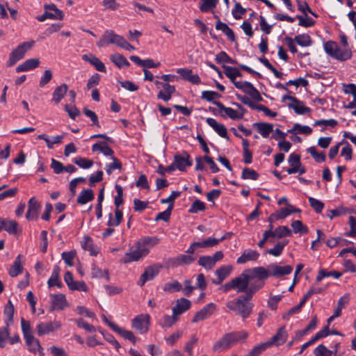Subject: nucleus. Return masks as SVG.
<instances>
[{
    "label": "nucleus",
    "mask_w": 356,
    "mask_h": 356,
    "mask_svg": "<svg viewBox=\"0 0 356 356\" xmlns=\"http://www.w3.org/2000/svg\"><path fill=\"white\" fill-rule=\"evenodd\" d=\"M114 216H115L113 218V214L112 213L108 214V220L107 222L108 226L118 227L120 224L123 217L122 211L119 209H116Z\"/></svg>",
    "instance_id": "473e14b6"
},
{
    "label": "nucleus",
    "mask_w": 356,
    "mask_h": 356,
    "mask_svg": "<svg viewBox=\"0 0 356 356\" xmlns=\"http://www.w3.org/2000/svg\"><path fill=\"white\" fill-rule=\"evenodd\" d=\"M61 327V323L58 321H54L48 323H40L36 326L38 334L42 336L47 334L51 332L59 330Z\"/></svg>",
    "instance_id": "9b49d317"
},
{
    "label": "nucleus",
    "mask_w": 356,
    "mask_h": 356,
    "mask_svg": "<svg viewBox=\"0 0 356 356\" xmlns=\"http://www.w3.org/2000/svg\"><path fill=\"white\" fill-rule=\"evenodd\" d=\"M287 336L285 326H282L278 330L276 334L272 337L271 340L267 343H270V346L273 344L276 346L282 345L286 342Z\"/></svg>",
    "instance_id": "5701e85b"
},
{
    "label": "nucleus",
    "mask_w": 356,
    "mask_h": 356,
    "mask_svg": "<svg viewBox=\"0 0 356 356\" xmlns=\"http://www.w3.org/2000/svg\"><path fill=\"white\" fill-rule=\"evenodd\" d=\"M191 302L190 300L181 298L176 301L175 306L172 308V313L177 316L190 309Z\"/></svg>",
    "instance_id": "a211bd4d"
},
{
    "label": "nucleus",
    "mask_w": 356,
    "mask_h": 356,
    "mask_svg": "<svg viewBox=\"0 0 356 356\" xmlns=\"http://www.w3.org/2000/svg\"><path fill=\"white\" fill-rule=\"evenodd\" d=\"M308 200L310 206L316 213H319L322 211L324 208V204L321 201L312 197H309Z\"/></svg>",
    "instance_id": "338daca9"
},
{
    "label": "nucleus",
    "mask_w": 356,
    "mask_h": 356,
    "mask_svg": "<svg viewBox=\"0 0 356 356\" xmlns=\"http://www.w3.org/2000/svg\"><path fill=\"white\" fill-rule=\"evenodd\" d=\"M223 67L225 68V74L231 80V81L235 86V83L238 82L237 81H236V79L238 76H242L241 73L237 68L235 67L225 65L223 66Z\"/></svg>",
    "instance_id": "79ce46f5"
},
{
    "label": "nucleus",
    "mask_w": 356,
    "mask_h": 356,
    "mask_svg": "<svg viewBox=\"0 0 356 356\" xmlns=\"http://www.w3.org/2000/svg\"><path fill=\"white\" fill-rule=\"evenodd\" d=\"M177 73L193 83H198L200 81L198 75L193 74L191 70L179 68L177 70Z\"/></svg>",
    "instance_id": "c9c22d12"
},
{
    "label": "nucleus",
    "mask_w": 356,
    "mask_h": 356,
    "mask_svg": "<svg viewBox=\"0 0 356 356\" xmlns=\"http://www.w3.org/2000/svg\"><path fill=\"white\" fill-rule=\"evenodd\" d=\"M40 65L38 58H30L16 67L17 72H27L38 67Z\"/></svg>",
    "instance_id": "4be33fe9"
},
{
    "label": "nucleus",
    "mask_w": 356,
    "mask_h": 356,
    "mask_svg": "<svg viewBox=\"0 0 356 356\" xmlns=\"http://www.w3.org/2000/svg\"><path fill=\"white\" fill-rule=\"evenodd\" d=\"M10 338V332L8 327H0V348H3L6 346L8 339Z\"/></svg>",
    "instance_id": "5fc2aeb1"
},
{
    "label": "nucleus",
    "mask_w": 356,
    "mask_h": 356,
    "mask_svg": "<svg viewBox=\"0 0 356 356\" xmlns=\"http://www.w3.org/2000/svg\"><path fill=\"white\" fill-rule=\"evenodd\" d=\"M342 273L338 271H331V272H326L323 269H321L318 272V274L316 278V282H320L323 279L327 277H334L336 279L339 278L341 276Z\"/></svg>",
    "instance_id": "de8ad7c7"
},
{
    "label": "nucleus",
    "mask_w": 356,
    "mask_h": 356,
    "mask_svg": "<svg viewBox=\"0 0 356 356\" xmlns=\"http://www.w3.org/2000/svg\"><path fill=\"white\" fill-rule=\"evenodd\" d=\"M82 59L92 64L97 71L102 72H106L104 64L95 56L92 54H84L82 56Z\"/></svg>",
    "instance_id": "393cba45"
},
{
    "label": "nucleus",
    "mask_w": 356,
    "mask_h": 356,
    "mask_svg": "<svg viewBox=\"0 0 356 356\" xmlns=\"http://www.w3.org/2000/svg\"><path fill=\"white\" fill-rule=\"evenodd\" d=\"M348 213V210L343 207H339L335 209L328 210L327 212V216L330 219H333L334 217L346 215Z\"/></svg>",
    "instance_id": "6e6d98bb"
},
{
    "label": "nucleus",
    "mask_w": 356,
    "mask_h": 356,
    "mask_svg": "<svg viewBox=\"0 0 356 356\" xmlns=\"http://www.w3.org/2000/svg\"><path fill=\"white\" fill-rule=\"evenodd\" d=\"M17 222L10 219L3 220V229L9 234H15L17 232Z\"/></svg>",
    "instance_id": "603ef678"
},
{
    "label": "nucleus",
    "mask_w": 356,
    "mask_h": 356,
    "mask_svg": "<svg viewBox=\"0 0 356 356\" xmlns=\"http://www.w3.org/2000/svg\"><path fill=\"white\" fill-rule=\"evenodd\" d=\"M92 151H99L105 156H112L113 151L105 142L96 143L92 146Z\"/></svg>",
    "instance_id": "ea45409f"
},
{
    "label": "nucleus",
    "mask_w": 356,
    "mask_h": 356,
    "mask_svg": "<svg viewBox=\"0 0 356 356\" xmlns=\"http://www.w3.org/2000/svg\"><path fill=\"white\" fill-rule=\"evenodd\" d=\"M74 163L83 169H88L93 165V161L82 157H77L74 159Z\"/></svg>",
    "instance_id": "4d7b16f0"
},
{
    "label": "nucleus",
    "mask_w": 356,
    "mask_h": 356,
    "mask_svg": "<svg viewBox=\"0 0 356 356\" xmlns=\"http://www.w3.org/2000/svg\"><path fill=\"white\" fill-rule=\"evenodd\" d=\"M246 10L243 8L240 3H235L234 8L232 10V15L234 19H239L245 13Z\"/></svg>",
    "instance_id": "0e129e2a"
},
{
    "label": "nucleus",
    "mask_w": 356,
    "mask_h": 356,
    "mask_svg": "<svg viewBox=\"0 0 356 356\" xmlns=\"http://www.w3.org/2000/svg\"><path fill=\"white\" fill-rule=\"evenodd\" d=\"M177 316L172 314V316L164 315L159 321V325L163 328H168L172 327L177 321Z\"/></svg>",
    "instance_id": "a18cd8bd"
},
{
    "label": "nucleus",
    "mask_w": 356,
    "mask_h": 356,
    "mask_svg": "<svg viewBox=\"0 0 356 356\" xmlns=\"http://www.w3.org/2000/svg\"><path fill=\"white\" fill-rule=\"evenodd\" d=\"M300 209L295 208L293 205L289 204L286 207H282L275 213H273L268 218V220L272 222L274 220L284 219L293 213H300Z\"/></svg>",
    "instance_id": "9d476101"
},
{
    "label": "nucleus",
    "mask_w": 356,
    "mask_h": 356,
    "mask_svg": "<svg viewBox=\"0 0 356 356\" xmlns=\"http://www.w3.org/2000/svg\"><path fill=\"white\" fill-rule=\"evenodd\" d=\"M291 227L294 233L305 234L308 232V229L305 226L300 220H294L291 222Z\"/></svg>",
    "instance_id": "e2e57ef3"
},
{
    "label": "nucleus",
    "mask_w": 356,
    "mask_h": 356,
    "mask_svg": "<svg viewBox=\"0 0 356 356\" xmlns=\"http://www.w3.org/2000/svg\"><path fill=\"white\" fill-rule=\"evenodd\" d=\"M216 29L222 31L231 41H234V33L227 24L218 20L216 24Z\"/></svg>",
    "instance_id": "37998d69"
},
{
    "label": "nucleus",
    "mask_w": 356,
    "mask_h": 356,
    "mask_svg": "<svg viewBox=\"0 0 356 356\" xmlns=\"http://www.w3.org/2000/svg\"><path fill=\"white\" fill-rule=\"evenodd\" d=\"M110 58L111 60L120 68L129 67L130 65L129 61L124 56L118 53L111 54Z\"/></svg>",
    "instance_id": "a19ab883"
},
{
    "label": "nucleus",
    "mask_w": 356,
    "mask_h": 356,
    "mask_svg": "<svg viewBox=\"0 0 356 356\" xmlns=\"http://www.w3.org/2000/svg\"><path fill=\"white\" fill-rule=\"evenodd\" d=\"M202 4L200 6V9L202 12H208L210 10L214 8L218 0H201Z\"/></svg>",
    "instance_id": "13d9d810"
},
{
    "label": "nucleus",
    "mask_w": 356,
    "mask_h": 356,
    "mask_svg": "<svg viewBox=\"0 0 356 356\" xmlns=\"http://www.w3.org/2000/svg\"><path fill=\"white\" fill-rule=\"evenodd\" d=\"M213 104L219 108L223 117H228L232 120H240L243 118V114H239L238 111L230 107H226L220 102H214Z\"/></svg>",
    "instance_id": "dca6fc26"
},
{
    "label": "nucleus",
    "mask_w": 356,
    "mask_h": 356,
    "mask_svg": "<svg viewBox=\"0 0 356 356\" xmlns=\"http://www.w3.org/2000/svg\"><path fill=\"white\" fill-rule=\"evenodd\" d=\"M250 282L246 271L244 270L238 277L232 279L228 282L222 285L220 287V290L224 293H227L232 289H235L238 293L246 292V296H248V289L252 284L250 285Z\"/></svg>",
    "instance_id": "20e7f679"
},
{
    "label": "nucleus",
    "mask_w": 356,
    "mask_h": 356,
    "mask_svg": "<svg viewBox=\"0 0 356 356\" xmlns=\"http://www.w3.org/2000/svg\"><path fill=\"white\" fill-rule=\"evenodd\" d=\"M159 270L160 268L157 266H150L146 268L138 280V285L142 286L147 282L153 280L159 274Z\"/></svg>",
    "instance_id": "4468645a"
},
{
    "label": "nucleus",
    "mask_w": 356,
    "mask_h": 356,
    "mask_svg": "<svg viewBox=\"0 0 356 356\" xmlns=\"http://www.w3.org/2000/svg\"><path fill=\"white\" fill-rule=\"evenodd\" d=\"M94 199V193L92 189H86L80 192L77 202L80 204H85Z\"/></svg>",
    "instance_id": "4c0bfd02"
},
{
    "label": "nucleus",
    "mask_w": 356,
    "mask_h": 356,
    "mask_svg": "<svg viewBox=\"0 0 356 356\" xmlns=\"http://www.w3.org/2000/svg\"><path fill=\"white\" fill-rule=\"evenodd\" d=\"M51 306L54 309L63 310L65 307H68L65 295L62 293L51 295Z\"/></svg>",
    "instance_id": "6ab92c4d"
},
{
    "label": "nucleus",
    "mask_w": 356,
    "mask_h": 356,
    "mask_svg": "<svg viewBox=\"0 0 356 356\" xmlns=\"http://www.w3.org/2000/svg\"><path fill=\"white\" fill-rule=\"evenodd\" d=\"M235 87L241 90L243 92L248 95L252 99L256 102H261L263 100L259 90L248 81H241L235 83Z\"/></svg>",
    "instance_id": "0eeeda50"
},
{
    "label": "nucleus",
    "mask_w": 356,
    "mask_h": 356,
    "mask_svg": "<svg viewBox=\"0 0 356 356\" xmlns=\"http://www.w3.org/2000/svg\"><path fill=\"white\" fill-rule=\"evenodd\" d=\"M204 210H205L204 203L200 200H195L191 204L188 211L191 213H196Z\"/></svg>",
    "instance_id": "69168bd1"
},
{
    "label": "nucleus",
    "mask_w": 356,
    "mask_h": 356,
    "mask_svg": "<svg viewBox=\"0 0 356 356\" xmlns=\"http://www.w3.org/2000/svg\"><path fill=\"white\" fill-rule=\"evenodd\" d=\"M67 90L68 87L66 84H62L56 87L52 94V102L55 104H59L66 95Z\"/></svg>",
    "instance_id": "bb28decb"
},
{
    "label": "nucleus",
    "mask_w": 356,
    "mask_h": 356,
    "mask_svg": "<svg viewBox=\"0 0 356 356\" xmlns=\"http://www.w3.org/2000/svg\"><path fill=\"white\" fill-rule=\"evenodd\" d=\"M286 242H279L273 248L266 250V254H270L274 257H279L282 254Z\"/></svg>",
    "instance_id": "49530a36"
},
{
    "label": "nucleus",
    "mask_w": 356,
    "mask_h": 356,
    "mask_svg": "<svg viewBox=\"0 0 356 356\" xmlns=\"http://www.w3.org/2000/svg\"><path fill=\"white\" fill-rule=\"evenodd\" d=\"M207 123L222 138H227V130L224 124L218 122L215 119L208 118Z\"/></svg>",
    "instance_id": "aec40b11"
},
{
    "label": "nucleus",
    "mask_w": 356,
    "mask_h": 356,
    "mask_svg": "<svg viewBox=\"0 0 356 356\" xmlns=\"http://www.w3.org/2000/svg\"><path fill=\"white\" fill-rule=\"evenodd\" d=\"M250 281L254 278L259 280H264L270 276L269 271V266L268 269L264 267H255L250 269L245 270Z\"/></svg>",
    "instance_id": "2eb2a0df"
},
{
    "label": "nucleus",
    "mask_w": 356,
    "mask_h": 356,
    "mask_svg": "<svg viewBox=\"0 0 356 356\" xmlns=\"http://www.w3.org/2000/svg\"><path fill=\"white\" fill-rule=\"evenodd\" d=\"M293 267L290 265L278 266L276 264L269 265V271L270 276L281 277L291 273Z\"/></svg>",
    "instance_id": "f3484780"
},
{
    "label": "nucleus",
    "mask_w": 356,
    "mask_h": 356,
    "mask_svg": "<svg viewBox=\"0 0 356 356\" xmlns=\"http://www.w3.org/2000/svg\"><path fill=\"white\" fill-rule=\"evenodd\" d=\"M159 239L156 237L146 236L139 240L129 251L122 259V262L130 263L138 261L147 256L151 248L157 245Z\"/></svg>",
    "instance_id": "f03ea898"
},
{
    "label": "nucleus",
    "mask_w": 356,
    "mask_h": 356,
    "mask_svg": "<svg viewBox=\"0 0 356 356\" xmlns=\"http://www.w3.org/2000/svg\"><path fill=\"white\" fill-rule=\"evenodd\" d=\"M108 326L115 332L118 333L122 337L131 341L132 343H136V338L131 331L124 330L119 327L115 323H109Z\"/></svg>",
    "instance_id": "412c9836"
},
{
    "label": "nucleus",
    "mask_w": 356,
    "mask_h": 356,
    "mask_svg": "<svg viewBox=\"0 0 356 356\" xmlns=\"http://www.w3.org/2000/svg\"><path fill=\"white\" fill-rule=\"evenodd\" d=\"M286 99L290 101V103L288 105L289 107L292 108L298 115L306 114L312 111L310 108L305 106L303 102L299 101L294 97L289 95H284L282 97V101H285Z\"/></svg>",
    "instance_id": "1a4fd4ad"
},
{
    "label": "nucleus",
    "mask_w": 356,
    "mask_h": 356,
    "mask_svg": "<svg viewBox=\"0 0 356 356\" xmlns=\"http://www.w3.org/2000/svg\"><path fill=\"white\" fill-rule=\"evenodd\" d=\"M35 42L33 40L29 42H24L19 44L9 55L8 60V66H13L17 61L22 59L25 54L31 49L33 46Z\"/></svg>",
    "instance_id": "423d86ee"
},
{
    "label": "nucleus",
    "mask_w": 356,
    "mask_h": 356,
    "mask_svg": "<svg viewBox=\"0 0 356 356\" xmlns=\"http://www.w3.org/2000/svg\"><path fill=\"white\" fill-rule=\"evenodd\" d=\"M60 268L58 266L54 267L51 277H49L47 284L49 287L58 286L61 287L62 284L59 279Z\"/></svg>",
    "instance_id": "e433bc0d"
},
{
    "label": "nucleus",
    "mask_w": 356,
    "mask_h": 356,
    "mask_svg": "<svg viewBox=\"0 0 356 356\" xmlns=\"http://www.w3.org/2000/svg\"><path fill=\"white\" fill-rule=\"evenodd\" d=\"M40 204L34 197H31L28 202V211L26 218L28 220H34L38 218L40 210Z\"/></svg>",
    "instance_id": "ddd939ff"
},
{
    "label": "nucleus",
    "mask_w": 356,
    "mask_h": 356,
    "mask_svg": "<svg viewBox=\"0 0 356 356\" xmlns=\"http://www.w3.org/2000/svg\"><path fill=\"white\" fill-rule=\"evenodd\" d=\"M198 264L207 270H211L215 266V264L211 256L200 257L198 260Z\"/></svg>",
    "instance_id": "3c124183"
},
{
    "label": "nucleus",
    "mask_w": 356,
    "mask_h": 356,
    "mask_svg": "<svg viewBox=\"0 0 356 356\" xmlns=\"http://www.w3.org/2000/svg\"><path fill=\"white\" fill-rule=\"evenodd\" d=\"M241 177L243 179L257 180L259 175L255 170L245 168L243 170Z\"/></svg>",
    "instance_id": "680f3d73"
},
{
    "label": "nucleus",
    "mask_w": 356,
    "mask_h": 356,
    "mask_svg": "<svg viewBox=\"0 0 356 356\" xmlns=\"http://www.w3.org/2000/svg\"><path fill=\"white\" fill-rule=\"evenodd\" d=\"M150 316L149 314H140L132 320L131 326L140 334L146 333L149 330Z\"/></svg>",
    "instance_id": "6e6552de"
},
{
    "label": "nucleus",
    "mask_w": 356,
    "mask_h": 356,
    "mask_svg": "<svg viewBox=\"0 0 356 356\" xmlns=\"http://www.w3.org/2000/svg\"><path fill=\"white\" fill-rule=\"evenodd\" d=\"M259 257V254L256 250L248 249L239 257L236 262L237 264H242L249 261H256Z\"/></svg>",
    "instance_id": "a878e982"
},
{
    "label": "nucleus",
    "mask_w": 356,
    "mask_h": 356,
    "mask_svg": "<svg viewBox=\"0 0 356 356\" xmlns=\"http://www.w3.org/2000/svg\"><path fill=\"white\" fill-rule=\"evenodd\" d=\"M189 156L176 155L174 158V163L177 168L181 171L185 170L186 168L191 165V163L188 161Z\"/></svg>",
    "instance_id": "2f4dec72"
},
{
    "label": "nucleus",
    "mask_w": 356,
    "mask_h": 356,
    "mask_svg": "<svg viewBox=\"0 0 356 356\" xmlns=\"http://www.w3.org/2000/svg\"><path fill=\"white\" fill-rule=\"evenodd\" d=\"M248 336L245 331L227 333L213 343L212 350L214 353L225 352L236 343L244 341Z\"/></svg>",
    "instance_id": "7ed1b4c3"
},
{
    "label": "nucleus",
    "mask_w": 356,
    "mask_h": 356,
    "mask_svg": "<svg viewBox=\"0 0 356 356\" xmlns=\"http://www.w3.org/2000/svg\"><path fill=\"white\" fill-rule=\"evenodd\" d=\"M307 152L311 154L314 161L317 163H323L325 161V154L323 152H318L315 147H310Z\"/></svg>",
    "instance_id": "8fccbe9b"
},
{
    "label": "nucleus",
    "mask_w": 356,
    "mask_h": 356,
    "mask_svg": "<svg viewBox=\"0 0 356 356\" xmlns=\"http://www.w3.org/2000/svg\"><path fill=\"white\" fill-rule=\"evenodd\" d=\"M194 261L193 256L189 254H179L175 259V264L177 266L190 264Z\"/></svg>",
    "instance_id": "864d4df0"
},
{
    "label": "nucleus",
    "mask_w": 356,
    "mask_h": 356,
    "mask_svg": "<svg viewBox=\"0 0 356 356\" xmlns=\"http://www.w3.org/2000/svg\"><path fill=\"white\" fill-rule=\"evenodd\" d=\"M232 268L231 266H223L218 268L215 271V275L217 277V280H213V282L216 284H221L231 273Z\"/></svg>",
    "instance_id": "b1692460"
},
{
    "label": "nucleus",
    "mask_w": 356,
    "mask_h": 356,
    "mask_svg": "<svg viewBox=\"0 0 356 356\" xmlns=\"http://www.w3.org/2000/svg\"><path fill=\"white\" fill-rule=\"evenodd\" d=\"M115 33L112 30H106L101 39L97 42L99 47H104L110 44H115Z\"/></svg>",
    "instance_id": "cd10ccee"
},
{
    "label": "nucleus",
    "mask_w": 356,
    "mask_h": 356,
    "mask_svg": "<svg viewBox=\"0 0 356 356\" xmlns=\"http://www.w3.org/2000/svg\"><path fill=\"white\" fill-rule=\"evenodd\" d=\"M24 339L29 351L33 353H36L38 351L40 350L41 347L39 341L37 339H35L33 334L27 337L26 336V337H24Z\"/></svg>",
    "instance_id": "58836bf2"
},
{
    "label": "nucleus",
    "mask_w": 356,
    "mask_h": 356,
    "mask_svg": "<svg viewBox=\"0 0 356 356\" xmlns=\"http://www.w3.org/2000/svg\"><path fill=\"white\" fill-rule=\"evenodd\" d=\"M323 49L328 56L340 61L347 60L352 57L351 48H341L332 40L324 42Z\"/></svg>",
    "instance_id": "39448f33"
},
{
    "label": "nucleus",
    "mask_w": 356,
    "mask_h": 356,
    "mask_svg": "<svg viewBox=\"0 0 356 356\" xmlns=\"http://www.w3.org/2000/svg\"><path fill=\"white\" fill-rule=\"evenodd\" d=\"M254 126L257 128L263 138H268L270 134L273 131V125L272 124L259 122L254 123Z\"/></svg>",
    "instance_id": "c756f323"
},
{
    "label": "nucleus",
    "mask_w": 356,
    "mask_h": 356,
    "mask_svg": "<svg viewBox=\"0 0 356 356\" xmlns=\"http://www.w3.org/2000/svg\"><path fill=\"white\" fill-rule=\"evenodd\" d=\"M14 311L15 308L13 304L10 300H8L3 310V314L6 316L5 324L7 327H9L13 323Z\"/></svg>",
    "instance_id": "7c9ffc66"
},
{
    "label": "nucleus",
    "mask_w": 356,
    "mask_h": 356,
    "mask_svg": "<svg viewBox=\"0 0 356 356\" xmlns=\"http://www.w3.org/2000/svg\"><path fill=\"white\" fill-rule=\"evenodd\" d=\"M287 132L294 135L302 134L308 136L312 133V129L307 125H302L300 124L296 123L291 129L288 130Z\"/></svg>",
    "instance_id": "c85d7f7f"
},
{
    "label": "nucleus",
    "mask_w": 356,
    "mask_h": 356,
    "mask_svg": "<svg viewBox=\"0 0 356 356\" xmlns=\"http://www.w3.org/2000/svg\"><path fill=\"white\" fill-rule=\"evenodd\" d=\"M163 289V291L169 293L179 291L181 289V284L179 283L177 281L174 280L171 282L166 283L164 285Z\"/></svg>",
    "instance_id": "bf43d9fd"
},
{
    "label": "nucleus",
    "mask_w": 356,
    "mask_h": 356,
    "mask_svg": "<svg viewBox=\"0 0 356 356\" xmlns=\"http://www.w3.org/2000/svg\"><path fill=\"white\" fill-rule=\"evenodd\" d=\"M113 162L108 164H106L105 170L106 172L111 175L115 170H119L121 168L122 165L120 161L115 157L113 156L112 158Z\"/></svg>",
    "instance_id": "052dcab7"
},
{
    "label": "nucleus",
    "mask_w": 356,
    "mask_h": 356,
    "mask_svg": "<svg viewBox=\"0 0 356 356\" xmlns=\"http://www.w3.org/2000/svg\"><path fill=\"white\" fill-rule=\"evenodd\" d=\"M22 271V264L21 261V255H18L13 266L10 267L9 270V275L11 277H16L17 275L21 273Z\"/></svg>",
    "instance_id": "c03bdc74"
},
{
    "label": "nucleus",
    "mask_w": 356,
    "mask_h": 356,
    "mask_svg": "<svg viewBox=\"0 0 356 356\" xmlns=\"http://www.w3.org/2000/svg\"><path fill=\"white\" fill-rule=\"evenodd\" d=\"M226 238L225 236H222L219 239L209 237L207 239H204L202 241H197L196 242V245H197L198 248H211L213 246H216L218 244L219 242L222 241Z\"/></svg>",
    "instance_id": "f704fd0d"
},
{
    "label": "nucleus",
    "mask_w": 356,
    "mask_h": 356,
    "mask_svg": "<svg viewBox=\"0 0 356 356\" xmlns=\"http://www.w3.org/2000/svg\"><path fill=\"white\" fill-rule=\"evenodd\" d=\"M263 285V282L258 286L252 284L248 289V296H240L236 299L229 300L226 303L227 307L243 319L248 318L253 308V304L250 300L252 295Z\"/></svg>",
    "instance_id": "f257e3e1"
},
{
    "label": "nucleus",
    "mask_w": 356,
    "mask_h": 356,
    "mask_svg": "<svg viewBox=\"0 0 356 356\" xmlns=\"http://www.w3.org/2000/svg\"><path fill=\"white\" fill-rule=\"evenodd\" d=\"M314 353L315 356H332V352L321 344L315 348Z\"/></svg>",
    "instance_id": "774afa93"
},
{
    "label": "nucleus",
    "mask_w": 356,
    "mask_h": 356,
    "mask_svg": "<svg viewBox=\"0 0 356 356\" xmlns=\"http://www.w3.org/2000/svg\"><path fill=\"white\" fill-rule=\"evenodd\" d=\"M216 309V304L213 302L207 304L195 314L193 322L197 323L209 318L214 312Z\"/></svg>",
    "instance_id": "f8f14e48"
},
{
    "label": "nucleus",
    "mask_w": 356,
    "mask_h": 356,
    "mask_svg": "<svg viewBox=\"0 0 356 356\" xmlns=\"http://www.w3.org/2000/svg\"><path fill=\"white\" fill-rule=\"evenodd\" d=\"M300 158L298 154H291L289 156L288 162L290 168L286 170L288 174H294L297 172V168L300 165Z\"/></svg>",
    "instance_id": "72a5a7b5"
},
{
    "label": "nucleus",
    "mask_w": 356,
    "mask_h": 356,
    "mask_svg": "<svg viewBox=\"0 0 356 356\" xmlns=\"http://www.w3.org/2000/svg\"><path fill=\"white\" fill-rule=\"evenodd\" d=\"M294 40L301 47H309L312 44V40L308 34L298 35Z\"/></svg>",
    "instance_id": "09e8293b"
}]
</instances>
